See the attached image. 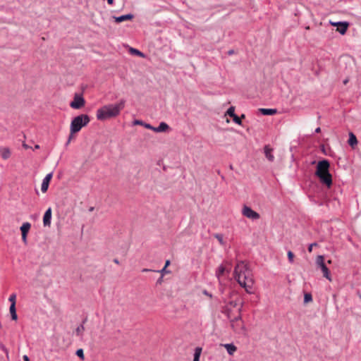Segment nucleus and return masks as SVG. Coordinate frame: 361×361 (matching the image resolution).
<instances>
[{
	"label": "nucleus",
	"instance_id": "nucleus-49",
	"mask_svg": "<svg viewBox=\"0 0 361 361\" xmlns=\"http://www.w3.org/2000/svg\"><path fill=\"white\" fill-rule=\"evenodd\" d=\"M357 295H358L359 298H360V300H361V293H360L359 291L357 292Z\"/></svg>",
	"mask_w": 361,
	"mask_h": 361
},
{
	"label": "nucleus",
	"instance_id": "nucleus-20",
	"mask_svg": "<svg viewBox=\"0 0 361 361\" xmlns=\"http://www.w3.org/2000/svg\"><path fill=\"white\" fill-rule=\"evenodd\" d=\"M348 23L347 22H343L340 26L337 27V31L339 32L341 35H344L348 29Z\"/></svg>",
	"mask_w": 361,
	"mask_h": 361
},
{
	"label": "nucleus",
	"instance_id": "nucleus-34",
	"mask_svg": "<svg viewBox=\"0 0 361 361\" xmlns=\"http://www.w3.org/2000/svg\"><path fill=\"white\" fill-rule=\"evenodd\" d=\"M314 246H317V243H311L309 247H308V251L310 252H311L312 251V248Z\"/></svg>",
	"mask_w": 361,
	"mask_h": 361
},
{
	"label": "nucleus",
	"instance_id": "nucleus-36",
	"mask_svg": "<svg viewBox=\"0 0 361 361\" xmlns=\"http://www.w3.org/2000/svg\"><path fill=\"white\" fill-rule=\"evenodd\" d=\"M73 134H71V133L70 134V135H69V137H68V140H67V142H66V146H67V145H69V143L71 142V139L73 138Z\"/></svg>",
	"mask_w": 361,
	"mask_h": 361
},
{
	"label": "nucleus",
	"instance_id": "nucleus-30",
	"mask_svg": "<svg viewBox=\"0 0 361 361\" xmlns=\"http://www.w3.org/2000/svg\"><path fill=\"white\" fill-rule=\"evenodd\" d=\"M288 255V261L290 262V263H293V258H294V254L292 251L289 250L287 253Z\"/></svg>",
	"mask_w": 361,
	"mask_h": 361
},
{
	"label": "nucleus",
	"instance_id": "nucleus-33",
	"mask_svg": "<svg viewBox=\"0 0 361 361\" xmlns=\"http://www.w3.org/2000/svg\"><path fill=\"white\" fill-rule=\"evenodd\" d=\"M131 51L133 52V53H135L138 56H143V54L141 51H140L139 50H137V49H131Z\"/></svg>",
	"mask_w": 361,
	"mask_h": 361
},
{
	"label": "nucleus",
	"instance_id": "nucleus-15",
	"mask_svg": "<svg viewBox=\"0 0 361 361\" xmlns=\"http://www.w3.org/2000/svg\"><path fill=\"white\" fill-rule=\"evenodd\" d=\"M264 154H265L266 158L269 161H273L274 160V157L272 154L273 149L271 147H270L269 145H265L264 148Z\"/></svg>",
	"mask_w": 361,
	"mask_h": 361
},
{
	"label": "nucleus",
	"instance_id": "nucleus-17",
	"mask_svg": "<svg viewBox=\"0 0 361 361\" xmlns=\"http://www.w3.org/2000/svg\"><path fill=\"white\" fill-rule=\"evenodd\" d=\"M0 153L2 159L5 160L11 157V151L8 147H0Z\"/></svg>",
	"mask_w": 361,
	"mask_h": 361
},
{
	"label": "nucleus",
	"instance_id": "nucleus-43",
	"mask_svg": "<svg viewBox=\"0 0 361 361\" xmlns=\"http://www.w3.org/2000/svg\"><path fill=\"white\" fill-rule=\"evenodd\" d=\"M106 1H107V3L109 5H113L114 4V0H106Z\"/></svg>",
	"mask_w": 361,
	"mask_h": 361
},
{
	"label": "nucleus",
	"instance_id": "nucleus-44",
	"mask_svg": "<svg viewBox=\"0 0 361 361\" xmlns=\"http://www.w3.org/2000/svg\"><path fill=\"white\" fill-rule=\"evenodd\" d=\"M320 132H321V128H320L319 127H318V128H317L315 129V133H320Z\"/></svg>",
	"mask_w": 361,
	"mask_h": 361
},
{
	"label": "nucleus",
	"instance_id": "nucleus-50",
	"mask_svg": "<svg viewBox=\"0 0 361 361\" xmlns=\"http://www.w3.org/2000/svg\"><path fill=\"white\" fill-rule=\"evenodd\" d=\"M245 117V114H242V115H241V116H240V119H241V118H244Z\"/></svg>",
	"mask_w": 361,
	"mask_h": 361
},
{
	"label": "nucleus",
	"instance_id": "nucleus-51",
	"mask_svg": "<svg viewBox=\"0 0 361 361\" xmlns=\"http://www.w3.org/2000/svg\"><path fill=\"white\" fill-rule=\"evenodd\" d=\"M93 209H94V207H90V209H89V211H90V212H92V211H93Z\"/></svg>",
	"mask_w": 361,
	"mask_h": 361
},
{
	"label": "nucleus",
	"instance_id": "nucleus-5",
	"mask_svg": "<svg viewBox=\"0 0 361 361\" xmlns=\"http://www.w3.org/2000/svg\"><path fill=\"white\" fill-rule=\"evenodd\" d=\"M243 306V302H240V306L238 309L239 314L235 318L231 319V326L232 329L238 334H244L245 332V326L243 324V322L241 319L240 312L242 311V307Z\"/></svg>",
	"mask_w": 361,
	"mask_h": 361
},
{
	"label": "nucleus",
	"instance_id": "nucleus-32",
	"mask_svg": "<svg viewBox=\"0 0 361 361\" xmlns=\"http://www.w3.org/2000/svg\"><path fill=\"white\" fill-rule=\"evenodd\" d=\"M0 349L4 352L6 355L8 354V349L6 348V347L2 343H0Z\"/></svg>",
	"mask_w": 361,
	"mask_h": 361
},
{
	"label": "nucleus",
	"instance_id": "nucleus-21",
	"mask_svg": "<svg viewBox=\"0 0 361 361\" xmlns=\"http://www.w3.org/2000/svg\"><path fill=\"white\" fill-rule=\"evenodd\" d=\"M226 267L224 264H221L216 271V276L219 279L220 277L224 274Z\"/></svg>",
	"mask_w": 361,
	"mask_h": 361
},
{
	"label": "nucleus",
	"instance_id": "nucleus-1",
	"mask_svg": "<svg viewBox=\"0 0 361 361\" xmlns=\"http://www.w3.org/2000/svg\"><path fill=\"white\" fill-rule=\"evenodd\" d=\"M233 275L235 279L247 293H253L254 280L247 265L244 262H238L235 267Z\"/></svg>",
	"mask_w": 361,
	"mask_h": 361
},
{
	"label": "nucleus",
	"instance_id": "nucleus-25",
	"mask_svg": "<svg viewBox=\"0 0 361 361\" xmlns=\"http://www.w3.org/2000/svg\"><path fill=\"white\" fill-rule=\"evenodd\" d=\"M86 322V319H85L82 322V324L78 326L75 329V333L78 336H81L85 331L84 324Z\"/></svg>",
	"mask_w": 361,
	"mask_h": 361
},
{
	"label": "nucleus",
	"instance_id": "nucleus-13",
	"mask_svg": "<svg viewBox=\"0 0 361 361\" xmlns=\"http://www.w3.org/2000/svg\"><path fill=\"white\" fill-rule=\"evenodd\" d=\"M134 18V16L131 13L123 15L121 16H114V18L115 20V22L117 23H120L121 22H123L125 20H130Z\"/></svg>",
	"mask_w": 361,
	"mask_h": 361
},
{
	"label": "nucleus",
	"instance_id": "nucleus-10",
	"mask_svg": "<svg viewBox=\"0 0 361 361\" xmlns=\"http://www.w3.org/2000/svg\"><path fill=\"white\" fill-rule=\"evenodd\" d=\"M226 114H228L230 117H231L233 118V121L238 124V125H242V121H241V119L240 117H238L235 114V107L231 106H230L227 111H226Z\"/></svg>",
	"mask_w": 361,
	"mask_h": 361
},
{
	"label": "nucleus",
	"instance_id": "nucleus-3",
	"mask_svg": "<svg viewBox=\"0 0 361 361\" xmlns=\"http://www.w3.org/2000/svg\"><path fill=\"white\" fill-rule=\"evenodd\" d=\"M329 161L323 159L317 163L315 171V175L319 178L320 182L328 188L332 185V176L329 173Z\"/></svg>",
	"mask_w": 361,
	"mask_h": 361
},
{
	"label": "nucleus",
	"instance_id": "nucleus-14",
	"mask_svg": "<svg viewBox=\"0 0 361 361\" xmlns=\"http://www.w3.org/2000/svg\"><path fill=\"white\" fill-rule=\"evenodd\" d=\"M169 129V126L165 122H161L158 127L152 126V130L156 133L166 132Z\"/></svg>",
	"mask_w": 361,
	"mask_h": 361
},
{
	"label": "nucleus",
	"instance_id": "nucleus-26",
	"mask_svg": "<svg viewBox=\"0 0 361 361\" xmlns=\"http://www.w3.org/2000/svg\"><path fill=\"white\" fill-rule=\"evenodd\" d=\"M214 238H216L218 240V241L219 242V243L222 245H224L225 244V242L224 240V236L221 233H216L214 235Z\"/></svg>",
	"mask_w": 361,
	"mask_h": 361
},
{
	"label": "nucleus",
	"instance_id": "nucleus-9",
	"mask_svg": "<svg viewBox=\"0 0 361 361\" xmlns=\"http://www.w3.org/2000/svg\"><path fill=\"white\" fill-rule=\"evenodd\" d=\"M31 224L29 222L23 223L20 226V231L22 235V240L26 245L27 244V235L30 229Z\"/></svg>",
	"mask_w": 361,
	"mask_h": 361
},
{
	"label": "nucleus",
	"instance_id": "nucleus-19",
	"mask_svg": "<svg viewBox=\"0 0 361 361\" xmlns=\"http://www.w3.org/2000/svg\"><path fill=\"white\" fill-rule=\"evenodd\" d=\"M348 144L353 147L357 144V137L353 133L349 134Z\"/></svg>",
	"mask_w": 361,
	"mask_h": 361
},
{
	"label": "nucleus",
	"instance_id": "nucleus-41",
	"mask_svg": "<svg viewBox=\"0 0 361 361\" xmlns=\"http://www.w3.org/2000/svg\"><path fill=\"white\" fill-rule=\"evenodd\" d=\"M169 264H170V261L169 260H166V263H165L164 267L166 268Z\"/></svg>",
	"mask_w": 361,
	"mask_h": 361
},
{
	"label": "nucleus",
	"instance_id": "nucleus-22",
	"mask_svg": "<svg viewBox=\"0 0 361 361\" xmlns=\"http://www.w3.org/2000/svg\"><path fill=\"white\" fill-rule=\"evenodd\" d=\"M9 311H10V313H11V319L13 320H17L18 315H17V313H16V306H14V305H11L10 308H9Z\"/></svg>",
	"mask_w": 361,
	"mask_h": 361
},
{
	"label": "nucleus",
	"instance_id": "nucleus-40",
	"mask_svg": "<svg viewBox=\"0 0 361 361\" xmlns=\"http://www.w3.org/2000/svg\"><path fill=\"white\" fill-rule=\"evenodd\" d=\"M234 54V50L233 49H231L228 51V55H232Z\"/></svg>",
	"mask_w": 361,
	"mask_h": 361
},
{
	"label": "nucleus",
	"instance_id": "nucleus-29",
	"mask_svg": "<svg viewBox=\"0 0 361 361\" xmlns=\"http://www.w3.org/2000/svg\"><path fill=\"white\" fill-rule=\"evenodd\" d=\"M16 295L15 293L11 294L8 299V300L11 302V305H14V306H16Z\"/></svg>",
	"mask_w": 361,
	"mask_h": 361
},
{
	"label": "nucleus",
	"instance_id": "nucleus-23",
	"mask_svg": "<svg viewBox=\"0 0 361 361\" xmlns=\"http://www.w3.org/2000/svg\"><path fill=\"white\" fill-rule=\"evenodd\" d=\"M134 124L143 126L145 128L152 130V126H151L149 123H145L141 120H135L134 121Z\"/></svg>",
	"mask_w": 361,
	"mask_h": 361
},
{
	"label": "nucleus",
	"instance_id": "nucleus-7",
	"mask_svg": "<svg viewBox=\"0 0 361 361\" xmlns=\"http://www.w3.org/2000/svg\"><path fill=\"white\" fill-rule=\"evenodd\" d=\"M85 104V99L82 95L75 94L73 100L70 103V106L75 109L82 108Z\"/></svg>",
	"mask_w": 361,
	"mask_h": 361
},
{
	"label": "nucleus",
	"instance_id": "nucleus-35",
	"mask_svg": "<svg viewBox=\"0 0 361 361\" xmlns=\"http://www.w3.org/2000/svg\"><path fill=\"white\" fill-rule=\"evenodd\" d=\"M343 22H336V23H332L331 22V24L333 25V26H336L337 27L338 26H340L341 24H343Z\"/></svg>",
	"mask_w": 361,
	"mask_h": 361
},
{
	"label": "nucleus",
	"instance_id": "nucleus-38",
	"mask_svg": "<svg viewBox=\"0 0 361 361\" xmlns=\"http://www.w3.org/2000/svg\"><path fill=\"white\" fill-rule=\"evenodd\" d=\"M142 272H148V271H152V269H146V268H145V269H143L142 270Z\"/></svg>",
	"mask_w": 361,
	"mask_h": 361
},
{
	"label": "nucleus",
	"instance_id": "nucleus-37",
	"mask_svg": "<svg viewBox=\"0 0 361 361\" xmlns=\"http://www.w3.org/2000/svg\"><path fill=\"white\" fill-rule=\"evenodd\" d=\"M203 294H204L205 295H207L209 296V298H212V295L211 293H209L207 290H203Z\"/></svg>",
	"mask_w": 361,
	"mask_h": 361
},
{
	"label": "nucleus",
	"instance_id": "nucleus-4",
	"mask_svg": "<svg viewBox=\"0 0 361 361\" xmlns=\"http://www.w3.org/2000/svg\"><path fill=\"white\" fill-rule=\"evenodd\" d=\"M90 121V118L87 114H80L73 118L70 126L71 134H75L79 132L81 128L86 126Z\"/></svg>",
	"mask_w": 361,
	"mask_h": 361
},
{
	"label": "nucleus",
	"instance_id": "nucleus-16",
	"mask_svg": "<svg viewBox=\"0 0 361 361\" xmlns=\"http://www.w3.org/2000/svg\"><path fill=\"white\" fill-rule=\"evenodd\" d=\"M259 111L261 112L262 115L264 116H271L274 115L277 113L276 109H259Z\"/></svg>",
	"mask_w": 361,
	"mask_h": 361
},
{
	"label": "nucleus",
	"instance_id": "nucleus-28",
	"mask_svg": "<svg viewBox=\"0 0 361 361\" xmlns=\"http://www.w3.org/2000/svg\"><path fill=\"white\" fill-rule=\"evenodd\" d=\"M76 355L78 357H79L81 360H84L85 359V356H84V352H83V350L82 348H80V349H78L76 350V353H75Z\"/></svg>",
	"mask_w": 361,
	"mask_h": 361
},
{
	"label": "nucleus",
	"instance_id": "nucleus-42",
	"mask_svg": "<svg viewBox=\"0 0 361 361\" xmlns=\"http://www.w3.org/2000/svg\"><path fill=\"white\" fill-rule=\"evenodd\" d=\"M166 269V268H165V267H164V268H163L161 270L158 271H159V272H161V273H162V274H163L164 272H167Z\"/></svg>",
	"mask_w": 361,
	"mask_h": 361
},
{
	"label": "nucleus",
	"instance_id": "nucleus-24",
	"mask_svg": "<svg viewBox=\"0 0 361 361\" xmlns=\"http://www.w3.org/2000/svg\"><path fill=\"white\" fill-rule=\"evenodd\" d=\"M202 353V348L197 347L195 350L193 361H200V357Z\"/></svg>",
	"mask_w": 361,
	"mask_h": 361
},
{
	"label": "nucleus",
	"instance_id": "nucleus-46",
	"mask_svg": "<svg viewBox=\"0 0 361 361\" xmlns=\"http://www.w3.org/2000/svg\"><path fill=\"white\" fill-rule=\"evenodd\" d=\"M114 263H116V264H119V261H118V259H114Z\"/></svg>",
	"mask_w": 361,
	"mask_h": 361
},
{
	"label": "nucleus",
	"instance_id": "nucleus-2",
	"mask_svg": "<svg viewBox=\"0 0 361 361\" xmlns=\"http://www.w3.org/2000/svg\"><path fill=\"white\" fill-rule=\"evenodd\" d=\"M124 99L115 104H108L102 106L97 111V118L99 121H104L116 117L120 114L121 110L125 107Z\"/></svg>",
	"mask_w": 361,
	"mask_h": 361
},
{
	"label": "nucleus",
	"instance_id": "nucleus-48",
	"mask_svg": "<svg viewBox=\"0 0 361 361\" xmlns=\"http://www.w3.org/2000/svg\"><path fill=\"white\" fill-rule=\"evenodd\" d=\"M35 149H39V145H36L35 146Z\"/></svg>",
	"mask_w": 361,
	"mask_h": 361
},
{
	"label": "nucleus",
	"instance_id": "nucleus-12",
	"mask_svg": "<svg viewBox=\"0 0 361 361\" xmlns=\"http://www.w3.org/2000/svg\"><path fill=\"white\" fill-rule=\"evenodd\" d=\"M51 207L48 208L45 212L43 216V224L44 226H49L51 224Z\"/></svg>",
	"mask_w": 361,
	"mask_h": 361
},
{
	"label": "nucleus",
	"instance_id": "nucleus-39",
	"mask_svg": "<svg viewBox=\"0 0 361 361\" xmlns=\"http://www.w3.org/2000/svg\"><path fill=\"white\" fill-rule=\"evenodd\" d=\"M23 360H24V361H30V359L27 355H24Z\"/></svg>",
	"mask_w": 361,
	"mask_h": 361
},
{
	"label": "nucleus",
	"instance_id": "nucleus-8",
	"mask_svg": "<svg viewBox=\"0 0 361 361\" xmlns=\"http://www.w3.org/2000/svg\"><path fill=\"white\" fill-rule=\"evenodd\" d=\"M243 214L247 218L255 220L259 219V214L255 211L252 210L250 207L245 206L242 211Z\"/></svg>",
	"mask_w": 361,
	"mask_h": 361
},
{
	"label": "nucleus",
	"instance_id": "nucleus-45",
	"mask_svg": "<svg viewBox=\"0 0 361 361\" xmlns=\"http://www.w3.org/2000/svg\"><path fill=\"white\" fill-rule=\"evenodd\" d=\"M23 147H24L25 149H28V148L30 147H29L27 144H25V143H24V144L23 145Z\"/></svg>",
	"mask_w": 361,
	"mask_h": 361
},
{
	"label": "nucleus",
	"instance_id": "nucleus-11",
	"mask_svg": "<svg viewBox=\"0 0 361 361\" xmlns=\"http://www.w3.org/2000/svg\"><path fill=\"white\" fill-rule=\"evenodd\" d=\"M52 178V173H48L42 180L41 185V190L42 192H46L49 188V184Z\"/></svg>",
	"mask_w": 361,
	"mask_h": 361
},
{
	"label": "nucleus",
	"instance_id": "nucleus-6",
	"mask_svg": "<svg viewBox=\"0 0 361 361\" xmlns=\"http://www.w3.org/2000/svg\"><path fill=\"white\" fill-rule=\"evenodd\" d=\"M316 264L319 268L321 269L323 273V276L328 279L329 281H331L330 271L324 263V257L323 255L317 256L316 259Z\"/></svg>",
	"mask_w": 361,
	"mask_h": 361
},
{
	"label": "nucleus",
	"instance_id": "nucleus-27",
	"mask_svg": "<svg viewBox=\"0 0 361 361\" xmlns=\"http://www.w3.org/2000/svg\"><path fill=\"white\" fill-rule=\"evenodd\" d=\"M312 300V296L311 293H305L304 295V302L307 303Z\"/></svg>",
	"mask_w": 361,
	"mask_h": 361
},
{
	"label": "nucleus",
	"instance_id": "nucleus-52",
	"mask_svg": "<svg viewBox=\"0 0 361 361\" xmlns=\"http://www.w3.org/2000/svg\"><path fill=\"white\" fill-rule=\"evenodd\" d=\"M347 82H348L347 80H344V82H343L344 84H346Z\"/></svg>",
	"mask_w": 361,
	"mask_h": 361
},
{
	"label": "nucleus",
	"instance_id": "nucleus-31",
	"mask_svg": "<svg viewBox=\"0 0 361 361\" xmlns=\"http://www.w3.org/2000/svg\"><path fill=\"white\" fill-rule=\"evenodd\" d=\"M239 304V300H232L229 302V305L233 307H237Z\"/></svg>",
	"mask_w": 361,
	"mask_h": 361
},
{
	"label": "nucleus",
	"instance_id": "nucleus-47",
	"mask_svg": "<svg viewBox=\"0 0 361 361\" xmlns=\"http://www.w3.org/2000/svg\"><path fill=\"white\" fill-rule=\"evenodd\" d=\"M161 281H162V276H161V277L158 279L157 283H160L161 282Z\"/></svg>",
	"mask_w": 361,
	"mask_h": 361
},
{
	"label": "nucleus",
	"instance_id": "nucleus-18",
	"mask_svg": "<svg viewBox=\"0 0 361 361\" xmlns=\"http://www.w3.org/2000/svg\"><path fill=\"white\" fill-rule=\"evenodd\" d=\"M224 348L226 349L228 353L230 355H233L234 353L237 350V348L233 343H226L224 345Z\"/></svg>",
	"mask_w": 361,
	"mask_h": 361
}]
</instances>
